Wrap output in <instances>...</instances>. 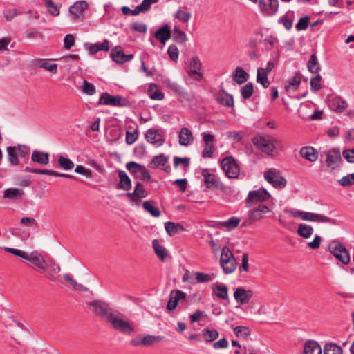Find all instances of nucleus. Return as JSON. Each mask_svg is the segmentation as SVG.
I'll return each instance as SVG.
<instances>
[{"mask_svg": "<svg viewBox=\"0 0 354 354\" xmlns=\"http://www.w3.org/2000/svg\"><path fill=\"white\" fill-rule=\"evenodd\" d=\"M122 317L123 315L118 312H110L106 316V320L115 330L130 335L134 331L133 327L128 322L124 320Z\"/></svg>", "mask_w": 354, "mask_h": 354, "instance_id": "f257e3e1", "label": "nucleus"}, {"mask_svg": "<svg viewBox=\"0 0 354 354\" xmlns=\"http://www.w3.org/2000/svg\"><path fill=\"white\" fill-rule=\"evenodd\" d=\"M253 144L261 151L272 155L279 142L276 138L268 135L257 136L252 139Z\"/></svg>", "mask_w": 354, "mask_h": 354, "instance_id": "f03ea898", "label": "nucleus"}, {"mask_svg": "<svg viewBox=\"0 0 354 354\" xmlns=\"http://www.w3.org/2000/svg\"><path fill=\"white\" fill-rule=\"evenodd\" d=\"M220 265L225 274L232 273L236 268L237 263L236 259L232 251L227 246L222 248Z\"/></svg>", "mask_w": 354, "mask_h": 354, "instance_id": "7ed1b4c3", "label": "nucleus"}, {"mask_svg": "<svg viewBox=\"0 0 354 354\" xmlns=\"http://www.w3.org/2000/svg\"><path fill=\"white\" fill-rule=\"evenodd\" d=\"M329 252L344 265L350 263V254L348 250L342 243L334 241L329 244Z\"/></svg>", "mask_w": 354, "mask_h": 354, "instance_id": "20e7f679", "label": "nucleus"}, {"mask_svg": "<svg viewBox=\"0 0 354 354\" xmlns=\"http://www.w3.org/2000/svg\"><path fill=\"white\" fill-rule=\"evenodd\" d=\"M270 212V208L263 204H259L257 207L250 210L248 213V218L242 222L241 226L246 227L252 223L261 220L263 214Z\"/></svg>", "mask_w": 354, "mask_h": 354, "instance_id": "39448f33", "label": "nucleus"}, {"mask_svg": "<svg viewBox=\"0 0 354 354\" xmlns=\"http://www.w3.org/2000/svg\"><path fill=\"white\" fill-rule=\"evenodd\" d=\"M221 167L229 178H237L240 174V167L232 156L224 158L221 162Z\"/></svg>", "mask_w": 354, "mask_h": 354, "instance_id": "423d86ee", "label": "nucleus"}, {"mask_svg": "<svg viewBox=\"0 0 354 354\" xmlns=\"http://www.w3.org/2000/svg\"><path fill=\"white\" fill-rule=\"evenodd\" d=\"M264 178L275 188L283 189L287 184L286 178L283 177L281 172L275 168H270L265 171Z\"/></svg>", "mask_w": 354, "mask_h": 354, "instance_id": "0eeeda50", "label": "nucleus"}, {"mask_svg": "<svg viewBox=\"0 0 354 354\" xmlns=\"http://www.w3.org/2000/svg\"><path fill=\"white\" fill-rule=\"evenodd\" d=\"M270 197V194L265 189L250 191L245 199V206L250 208L259 203L268 201Z\"/></svg>", "mask_w": 354, "mask_h": 354, "instance_id": "6e6552de", "label": "nucleus"}, {"mask_svg": "<svg viewBox=\"0 0 354 354\" xmlns=\"http://www.w3.org/2000/svg\"><path fill=\"white\" fill-rule=\"evenodd\" d=\"M126 168L130 173L135 175L137 178L142 181H149L151 180V175L149 171L143 165L135 162H129L127 163Z\"/></svg>", "mask_w": 354, "mask_h": 354, "instance_id": "1a4fd4ad", "label": "nucleus"}, {"mask_svg": "<svg viewBox=\"0 0 354 354\" xmlns=\"http://www.w3.org/2000/svg\"><path fill=\"white\" fill-rule=\"evenodd\" d=\"M203 177V182L207 189H223L224 185L220 181L219 178L210 172L208 169H203L201 171Z\"/></svg>", "mask_w": 354, "mask_h": 354, "instance_id": "9d476101", "label": "nucleus"}, {"mask_svg": "<svg viewBox=\"0 0 354 354\" xmlns=\"http://www.w3.org/2000/svg\"><path fill=\"white\" fill-rule=\"evenodd\" d=\"M202 64L197 56H194L191 59L189 69L187 70L188 75L194 80L200 81L203 78Z\"/></svg>", "mask_w": 354, "mask_h": 354, "instance_id": "9b49d317", "label": "nucleus"}, {"mask_svg": "<svg viewBox=\"0 0 354 354\" xmlns=\"http://www.w3.org/2000/svg\"><path fill=\"white\" fill-rule=\"evenodd\" d=\"M204 142V149L202 151L203 158H212L215 151L214 145V136L212 134L203 132L201 133Z\"/></svg>", "mask_w": 354, "mask_h": 354, "instance_id": "f8f14e48", "label": "nucleus"}, {"mask_svg": "<svg viewBox=\"0 0 354 354\" xmlns=\"http://www.w3.org/2000/svg\"><path fill=\"white\" fill-rule=\"evenodd\" d=\"M125 100L119 95H111L108 93H103L100 97L99 104L105 105H111L114 106H124Z\"/></svg>", "mask_w": 354, "mask_h": 354, "instance_id": "ddd939ff", "label": "nucleus"}, {"mask_svg": "<svg viewBox=\"0 0 354 354\" xmlns=\"http://www.w3.org/2000/svg\"><path fill=\"white\" fill-rule=\"evenodd\" d=\"M145 138L149 143L158 146L162 145L165 142L162 131L157 129L147 130Z\"/></svg>", "mask_w": 354, "mask_h": 354, "instance_id": "4468645a", "label": "nucleus"}, {"mask_svg": "<svg viewBox=\"0 0 354 354\" xmlns=\"http://www.w3.org/2000/svg\"><path fill=\"white\" fill-rule=\"evenodd\" d=\"M187 295L180 290H171L169 294V299L167 305V309L169 311L174 310L178 303L181 300H185Z\"/></svg>", "mask_w": 354, "mask_h": 354, "instance_id": "2eb2a0df", "label": "nucleus"}, {"mask_svg": "<svg viewBox=\"0 0 354 354\" xmlns=\"http://www.w3.org/2000/svg\"><path fill=\"white\" fill-rule=\"evenodd\" d=\"M326 156V164L333 169L339 166L342 162L340 150L338 149H333L328 151L324 152Z\"/></svg>", "mask_w": 354, "mask_h": 354, "instance_id": "dca6fc26", "label": "nucleus"}, {"mask_svg": "<svg viewBox=\"0 0 354 354\" xmlns=\"http://www.w3.org/2000/svg\"><path fill=\"white\" fill-rule=\"evenodd\" d=\"M126 196L130 201L138 204L141 198L147 196V192L145 189L144 185L141 183L138 182L136 183L134 191L126 193Z\"/></svg>", "mask_w": 354, "mask_h": 354, "instance_id": "f3484780", "label": "nucleus"}, {"mask_svg": "<svg viewBox=\"0 0 354 354\" xmlns=\"http://www.w3.org/2000/svg\"><path fill=\"white\" fill-rule=\"evenodd\" d=\"M259 6L261 10L266 15H273L279 7L278 0H260Z\"/></svg>", "mask_w": 354, "mask_h": 354, "instance_id": "a211bd4d", "label": "nucleus"}, {"mask_svg": "<svg viewBox=\"0 0 354 354\" xmlns=\"http://www.w3.org/2000/svg\"><path fill=\"white\" fill-rule=\"evenodd\" d=\"M253 296V292L250 290H245L238 288L234 292V299L239 304L244 305L248 304Z\"/></svg>", "mask_w": 354, "mask_h": 354, "instance_id": "6ab92c4d", "label": "nucleus"}, {"mask_svg": "<svg viewBox=\"0 0 354 354\" xmlns=\"http://www.w3.org/2000/svg\"><path fill=\"white\" fill-rule=\"evenodd\" d=\"M26 260L31 262L43 272H46V262L42 255L37 251H32L30 254H28V259H26Z\"/></svg>", "mask_w": 354, "mask_h": 354, "instance_id": "aec40b11", "label": "nucleus"}, {"mask_svg": "<svg viewBox=\"0 0 354 354\" xmlns=\"http://www.w3.org/2000/svg\"><path fill=\"white\" fill-rule=\"evenodd\" d=\"M302 220L317 223H334L333 220L326 216L307 212H304Z\"/></svg>", "mask_w": 354, "mask_h": 354, "instance_id": "412c9836", "label": "nucleus"}, {"mask_svg": "<svg viewBox=\"0 0 354 354\" xmlns=\"http://www.w3.org/2000/svg\"><path fill=\"white\" fill-rule=\"evenodd\" d=\"M88 305L93 308V313L102 317H106L108 313V304L102 301H93L88 303Z\"/></svg>", "mask_w": 354, "mask_h": 354, "instance_id": "4be33fe9", "label": "nucleus"}, {"mask_svg": "<svg viewBox=\"0 0 354 354\" xmlns=\"http://www.w3.org/2000/svg\"><path fill=\"white\" fill-rule=\"evenodd\" d=\"M120 48V46H116L111 50V57L114 62L118 64H124L133 58L132 54L125 55Z\"/></svg>", "mask_w": 354, "mask_h": 354, "instance_id": "5701e85b", "label": "nucleus"}, {"mask_svg": "<svg viewBox=\"0 0 354 354\" xmlns=\"http://www.w3.org/2000/svg\"><path fill=\"white\" fill-rule=\"evenodd\" d=\"M328 105L337 113H342L347 107V102L339 96H335L329 100Z\"/></svg>", "mask_w": 354, "mask_h": 354, "instance_id": "b1692460", "label": "nucleus"}, {"mask_svg": "<svg viewBox=\"0 0 354 354\" xmlns=\"http://www.w3.org/2000/svg\"><path fill=\"white\" fill-rule=\"evenodd\" d=\"M88 8V3L86 1H77L69 8V12L74 17H79Z\"/></svg>", "mask_w": 354, "mask_h": 354, "instance_id": "393cba45", "label": "nucleus"}, {"mask_svg": "<svg viewBox=\"0 0 354 354\" xmlns=\"http://www.w3.org/2000/svg\"><path fill=\"white\" fill-rule=\"evenodd\" d=\"M178 138L179 144L182 146H188L194 140L192 132L187 127L180 129Z\"/></svg>", "mask_w": 354, "mask_h": 354, "instance_id": "a878e982", "label": "nucleus"}, {"mask_svg": "<svg viewBox=\"0 0 354 354\" xmlns=\"http://www.w3.org/2000/svg\"><path fill=\"white\" fill-rule=\"evenodd\" d=\"M118 176L120 181L116 185L118 189L129 191L131 188V181L128 175L124 171H119Z\"/></svg>", "mask_w": 354, "mask_h": 354, "instance_id": "bb28decb", "label": "nucleus"}, {"mask_svg": "<svg viewBox=\"0 0 354 354\" xmlns=\"http://www.w3.org/2000/svg\"><path fill=\"white\" fill-rule=\"evenodd\" d=\"M213 293L219 299L227 300L229 298L227 286L216 283L212 286Z\"/></svg>", "mask_w": 354, "mask_h": 354, "instance_id": "cd10ccee", "label": "nucleus"}, {"mask_svg": "<svg viewBox=\"0 0 354 354\" xmlns=\"http://www.w3.org/2000/svg\"><path fill=\"white\" fill-rule=\"evenodd\" d=\"M171 30L169 26L166 24L160 27L155 33V37L162 44H165L171 37Z\"/></svg>", "mask_w": 354, "mask_h": 354, "instance_id": "c85d7f7f", "label": "nucleus"}, {"mask_svg": "<svg viewBox=\"0 0 354 354\" xmlns=\"http://www.w3.org/2000/svg\"><path fill=\"white\" fill-rule=\"evenodd\" d=\"M248 73L242 67L238 66L235 68L233 80L238 84H243L248 81Z\"/></svg>", "mask_w": 354, "mask_h": 354, "instance_id": "c756f323", "label": "nucleus"}, {"mask_svg": "<svg viewBox=\"0 0 354 354\" xmlns=\"http://www.w3.org/2000/svg\"><path fill=\"white\" fill-rule=\"evenodd\" d=\"M300 154L304 158L310 162L316 161L318 158L317 153L313 147H302L300 150Z\"/></svg>", "mask_w": 354, "mask_h": 354, "instance_id": "7c9ffc66", "label": "nucleus"}, {"mask_svg": "<svg viewBox=\"0 0 354 354\" xmlns=\"http://www.w3.org/2000/svg\"><path fill=\"white\" fill-rule=\"evenodd\" d=\"M305 354H322L319 344L314 340H308L304 344Z\"/></svg>", "mask_w": 354, "mask_h": 354, "instance_id": "2f4dec72", "label": "nucleus"}, {"mask_svg": "<svg viewBox=\"0 0 354 354\" xmlns=\"http://www.w3.org/2000/svg\"><path fill=\"white\" fill-rule=\"evenodd\" d=\"M31 160L41 165H47L49 162V154L35 150L32 153Z\"/></svg>", "mask_w": 354, "mask_h": 354, "instance_id": "473e14b6", "label": "nucleus"}, {"mask_svg": "<svg viewBox=\"0 0 354 354\" xmlns=\"http://www.w3.org/2000/svg\"><path fill=\"white\" fill-rule=\"evenodd\" d=\"M165 228L169 236H174L179 232L185 230L184 227L180 223L167 221L165 223Z\"/></svg>", "mask_w": 354, "mask_h": 354, "instance_id": "72a5a7b5", "label": "nucleus"}, {"mask_svg": "<svg viewBox=\"0 0 354 354\" xmlns=\"http://www.w3.org/2000/svg\"><path fill=\"white\" fill-rule=\"evenodd\" d=\"M314 230L312 226L304 223L299 224L297 230V234L304 239L310 238Z\"/></svg>", "mask_w": 354, "mask_h": 354, "instance_id": "f704fd0d", "label": "nucleus"}, {"mask_svg": "<svg viewBox=\"0 0 354 354\" xmlns=\"http://www.w3.org/2000/svg\"><path fill=\"white\" fill-rule=\"evenodd\" d=\"M24 194V192L18 188H9L3 191V198L12 200L19 199Z\"/></svg>", "mask_w": 354, "mask_h": 354, "instance_id": "c9c22d12", "label": "nucleus"}, {"mask_svg": "<svg viewBox=\"0 0 354 354\" xmlns=\"http://www.w3.org/2000/svg\"><path fill=\"white\" fill-rule=\"evenodd\" d=\"M152 245L157 257L162 261H164L167 256V250L164 246L160 244L158 239H154L152 241Z\"/></svg>", "mask_w": 354, "mask_h": 354, "instance_id": "e433bc0d", "label": "nucleus"}, {"mask_svg": "<svg viewBox=\"0 0 354 354\" xmlns=\"http://www.w3.org/2000/svg\"><path fill=\"white\" fill-rule=\"evenodd\" d=\"M109 41L108 39H104L102 44L96 43L94 44H90V47L88 48V51L90 54L94 55L100 50L103 51H109Z\"/></svg>", "mask_w": 354, "mask_h": 354, "instance_id": "4c0bfd02", "label": "nucleus"}, {"mask_svg": "<svg viewBox=\"0 0 354 354\" xmlns=\"http://www.w3.org/2000/svg\"><path fill=\"white\" fill-rule=\"evenodd\" d=\"M300 83L301 76L299 74H296L287 82L285 86V89L287 92H295L297 90Z\"/></svg>", "mask_w": 354, "mask_h": 354, "instance_id": "58836bf2", "label": "nucleus"}, {"mask_svg": "<svg viewBox=\"0 0 354 354\" xmlns=\"http://www.w3.org/2000/svg\"><path fill=\"white\" fill-rule=\"evenodd\" d=\"M241 219L239 218L232 216L225 221L220 222L218 226L230 231L236 228L239 225Z\"/></svg>", "mask_w": 354, "mask_h": 354, "instance_id": "ea45409f", "label": "nucleus"}, {"mask_svg": "<svg viewBox=\"0 0 354 354\" xmlns=\"http://www.w3.org/2000/svg\"><path fill=\"white\" fill-rule=\"evenodd\" d=\"M193 276L195 283H205L213 280L215 278V274H206L200 272H193Z\"/></svg>", "mask_w": 354, "mask_h": 354, "instance_id": "a19ab883", "label": "nucleus"}, {"mask_svg": "<svg viewBox=\"0 0 354 354\" xmlns=\"http://www.w3.org/2000/svg\"><path fill=\"white\" fill-rule=\"evenodd\" d=\"M268 74L263 68H259L257 70V82L261 84L265 88H268L270 85Z\"/></svg>", "mask_w": 354, "mask_h": 354, "instance_id": "79ce46f5", "label": "nucleus"}, {"mask_svg": "<svg viewBox=\"0 0 354 354\" xmlns=\"http://www.w3.org/2000/svg\"><path fill=\"white\" fill-rule=\"evenodd\" d=\"M7 154H8V159L9 162L12 166L18 165L19 163L18 157H17V148L16 147L10 146L8 147L6 149Z\"/></svg>", "mask_w": 354, "mask_h": 354, "instance_id": "37998d69", "label": "nucleus"}, {"mask_svg": "<svg viewBox=\"0 0 354 354\" xmlns=\"http://www.w3.org/2000/svg\"><path fill=\"white\" fill-rule=\"evenodd\" d=\"M144 209L149 212L154 217H158L160 215V212L158 208L155 206L154 203L149 201H146L142 204Z\"/></svg>", "mask_w": 354, "mask_h": 354, "instance_id": "c03bdc74", "label": "nucleus"}, {"mask_svg": "<svg viewBox=\"0 0 354 354\" xmlns=\"http://www.w3.org/2000/svg\"><path fill=\"white\" fill-rule=\"evenodd\" d=\"M37 66L53 73H56L57 71V65L56 64L50 63L44 59L38 60L37 62Z\"/></svg>", "mask_w": 354, "mask_h": 354, "instance_id": "a18cd8bd", "label": "nucleus"}, {"mask_svg": "<svg viewBox=\"0 0 354 354\" xmlns=\"http://www.w3.org/2000/svg\"><path fill=\"white\" fill-rule=\"evenodd\" d=\"M308 68L310 72L319 74L320 66L315 54H313L308 62Z\"/></svg>", "mask_w": 354, "mask_h": 354, "instance_id": "49530a36", "label": "nucleus"}, {"mask_svg": "<svg viewBox=\"0 0 354 354\" xmlns=\"http://www.w3.org/2000/svg\"><path fill=\"white\" fill-rule=\"evenodd\" d=\"M168 162V158L164 154H160L153 157L151 162V167L154 168L163 167Z\"/></svg>", "mask_w": 354, "mask_h": 354, "instance_id": "de8ad7c7", "label": "nucleus"}, {"mask_svg": "<svg viewBox=\"0 0 354 354\" xmlns=\"http://www.w3.org/2000/svg\"><path fill=\"white\" fill-rule=\"evenodd\" d=\"M148 93L151 99L160 100L164 98V94L157 88L156 84H150Z\"/></svg>", "mask_w": 354, "mask_h": 354, "instance_id": "09e8293b", "label": "nucleus"}, {"mask_svg": "<svg viewBox=\"0 0 354 354\" xmlns=\"http://www.w3.org/2000/svg\"><path fill=\"white\" fill-rule=\"evenodd\" d=\"M172 38L174 41L179 44H183L187 40L186 34L176 26L173 30Z\"/></svg>", "mask_w": 354, "mask_h": 354, "instance_id": "8fccbe9b", "label": "nucleus"}, {"mask_svg": "<svg viewBox=\"0 0 354 354\" xmlns=\"http://www.w3.org/2000/svg\"><path fill=\"white\" fill-rule=\"evenodd\" d=\"M57 163L59 167L64 170H71L74 167L73 162L69 158L60 156L57 159Z\"/></svg>", "mask_w": 354, "mask_h": 354, "instance_id": "3c124183", "label": "nucleus"}, {"mask_svg": "<svg viewBox=\"0 0 354 354\" xmlns=\"http://www.w3.org/2000/svg\"><path fill=\"white\" fill-rule=\"evenodd\" d=\"M236 336L239 338H246L251 334L250 329L247 326H239L233 329Z\"/></svg>", "mask_w": 354, "mask_h": 354, "instance_id": "603ef678", "label": "nucleus"}, {"mask_svg": "<svg viewBox=\"0 0 354 354\" xmlns=\"http://www.w3.org/2000/svg\"><path fill=\"white\" fill-rule=\"evenodd\" d=\"M342 348L333 343L326 344L324 348V354H342Z\"/></svg>", "mask_w": 354, "mask_h": 354, "instance_id": "864d4df0", "label": "nucleus"}, {"mask_svg": "<svg viewBox=\"0 0 354 354\" xmlns=\"http://www.w3.org/2000/svg\"><path fill=\"white\" fill-rule=\"evenodd\" d=\"M202 334L207 342H213L214 340L216 339L219 336L218 332L215 329H203L202 331Z\"/></svg>", "mask_w": 354, "mask_h": 354, "instance_id": "5fc2aeb1", "label": "nucleus"}, {"mask_svg": "<svg viewBox=\"0 0 354 354\" xmlns=\"http://www.w3.org/2000/svg\"><path fill=\"white\" fill-rule=\"evenodd\" d=\"M162 338L163 337L161 336H155V335H148L145 336L141 339V344H142V346H149L152 345L153 344H154L156 342L161 341L162 339Z\"/></svg>", "mask_w": 354, "mask_h": 354, "instance_id": "6e6d98bb", "label": "nucleus"}, {"mask_svg": "<svg viewBox=\"0 0 354 354\" xmlns=\"http://www.w3.org/2000/svg\"><path fill=\"white\" fill-rule=\"evenodd\" d=\"M217 101L221 104L228 107H232L234 106V101L232 95L219 94L217 96Z\"/></svg>", "mask_w": 354, "mask_h": 354, "instance_id": "4d7b16f0", "label": "nucleus"}, {"mask_svg": "<svg viewBox=\"0 0 354 354\" xmlns=\"http://www.w3.org/2000/svg\"><path fill=\"white\" fill-rule=\"evenodd\" d=\"M254 93L253 84L251 82L246 84L241 89V94L245 100L249 99Z\"/></svg>", "mask_w": 354, "mask_h": 354, "instance_id": "13d9d810", "label": "nucleus"}, {"mask_svg": "<svg viewBox=\"0 0 354 354\" xmlns=\"http://www.w3.org/2000/svg\"><path fill=\"white\" fill-rule=\"evenodd\" d=\"M192 15L189 12L183 11L182 10H178L174 15L175 19H178L179 21L187 23L191 19Z\"/></svg>", "mask_w": 354, "mask_h": 354, "instance_id": "bf43d9fd", "label": "nucleus"}, {"mask_svg": "<svg viewBox=\"0 0 354 354\" xmlns=\"http://www.w3.org/2000/svg\"><path fill=\"white\" fill-rule=\"evenodd\" d=\"M44 3L50 15L53 16H58L59 15V8L52 0H44Z\"/></svg>", "mask_w": 354, "mask_h": 354, "instance_id": "052dcab7", "label": "nucleus"}, {"mask_svg": "<svg viewBox=\"0 0 354 354\" xmlns=\"http://www.w3.org/2000/svg\"><path fill=\"white\" fill-rule=\"evenodd\" d=\"M82 90L85 94L89 95H92L96 92L95 86L86 80L83 82Z\"/></svg>", "mask_w": 354, "mask_h": 354, "instance_id": "680f3d73", "label": "nucleus"}, {"mask_svg": "<svg viewBox=\"0 0 354 354\" xmlns=\"http://www.w3.org/2000/svg\"><path fill=\"white\" fill-rule=\"evenodd\" d=\"M157 1L158 0H143L142 2L137 6L138 10H139L140 13H144L150 9L151 4Z\"/></svg>", "mask_w": 354, "mask_h": 354, "instance_id": "e2e57ef3", "label": "nucleus"}, {"mask_svg": "<svg viewBox=\"0 0 354 354\" xmlns=\"http://www.w3.org/2000/svg\"><path fill=\"white\" fill-rule=\"evenodd\" d=\"M321 79V75L319 74H317L315 77H313L310 80V86L313 91L317 92L322 88L320 84Z\"/></svg>", "mask_w": 354, "mask_h": 354, "instance_id": "0e129e2a", "label": "nucleus"}, {"mask_svg": "<svg viewBox=\"0 0 354 354\" xmlns=\"http://www.w3.org/2000/svg\"><path fill=\"white\" fill-rule=\"evenodd\" d=\"M60 271L61 268L59 266L53 262L50 265V270L46 272V277L52 281H54V274L59 273Z\"/></svg>", "mask_w": 354, "mask_h": 354, "instance_id": "69168bd1", "label": "nucleus"}, {"mask_svg": "<svg viewBox=\"0 0 354 354\" xmlns=\"http://www.w3.org/2000/svg\"><path fill=\"white\" fill-rule=\"evenodd\" d=\"M338 182L343 187L354 185V173L342 177Z\"/></svg>", "mask_w": 354, "mask_h": 354, "instance_id": "338daca9", "label": "nucleus"}, {"mask_svg": "<svg viewBox=\"0 0 354 354\" xmlns=\"http://www.w3.org/2000/svg\"><path fill=\"white\" fill-rule=\"evenodd\" d=\"M138 137V130H134L133 132H130L129 131H126V142L128 145L133 144Z\"/></svg>", "mask_w": 354, "mask_h": 354, "instance_id": "774afa93", "label": "nucleus"}]
</instances>
